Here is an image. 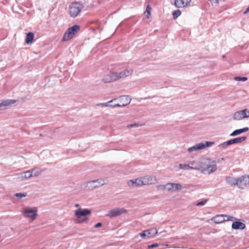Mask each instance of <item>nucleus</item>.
Instances as JSON below:
<instances>
[{
    "mask_svg": "<svg viewBox=\"0 0 249 249\" xmlns=\"http://www.w3.org/2000/svg\"><path fill=\"white\" fill-rule=\"evenodd\" d=\"M198 170L204 175H209L217 170L216 161L211 158H203L198 161Z\"/></svg>",
    "mask_w": 249,
    "mask_h": 249,
    "instance_id": "1",
    "label": "nucleus"
},
{
    "mask_svg": "<svg viewBox=\"0 0 249 249\" xmlns=\"http://www.w3.org/2000/svg\"><path fill=\"white\" fill-rule=\"evenodd\" d=\"M133 72L132 69H127L120 71H113L104 76L102 80L104 83H110L121 78L129 76L132 74Z\"/></svg>",
    "mask_w": 249,
    "mask_h": 249,
    "instance_id": "2",
    "label": "nucleus"
},
{
    "mask_svg": "<svg viewBox=\"0 0 249 249\" xmlns=\"http://www.w3.org/2000/svg\"><path fill=\"white\" fill-rule=\"evenodd\" d=\"M22 215L31 221H34L37 216V209L36 207L26 206L24 207L21 211Z\"/></svg>",
    "mask_w": 249,
    "mask_h": 249,
    "instance_id": "3",
    "label": "nucleus"
},
{
    "mask_svg": "<svg viewBox=\"0 0 249 249\" xmlns=\"http://www.w3.org/2000/svg\"><path fill=\"white\" fill-rule=\"evenodd\" d=\"M214 144L213 142L205 141L200 142L188 148L187 151L190 153H193L199 150L204 149L206 148L212 146Z\"/></svg>",
    "mask_w": 249,
    "mask_h": 249,
    "instance_id": "4",
    "label": "nucleus"
},
{
    "mask_svg": "<svg viewBox=\"0 0 249 249\" xmlns=\"http://www.w3.org/2000/svg\"><path fill=\"white\" fill-rule=\"evenodd\" d=\"M90 213V210L88 209H82L81 208L76 210L74 212V214L76 217L75 223H81L85 222L87 220L86 216Z\"/></svg>",
    "mask_w": 249,
    "mask_h": 249,
    "instance_id": "5",
    "label": "nucleus"
},
{
    "mask_svg": "<svg viewBox=\"0 0 249 249\" xmlns=\"http://www.w3.org/2000/svg\"><path fill=\"white\" fill-rule=\"evenodd\" d=\"M83 8V5L78 2L71 3L69 6V13L71 17L75 18L78 16Z\"/></svg>",
    "mask_w": 249,
    "mask_h": 249,
    "instance_id": "6",
    "label": "nucleus"
},
{
    "mask_svg": "<svg viewBox=\"0 0 249 249\" xmlns=\"http://www.w3.org/2000/svg\"><path fill=\"white\" fill-rule=\"evenodd\" d=\"M105 184V180L99 178L96 180L88 181L84 184V187L89 190H93L96 188L99 187Z\"/></svg>",
    "mask_w": 249,
    "mask_h": 249,
    "instance_id": "7",
    "label": "nucleus"
},
{
    "mask_svg": "<svg viewBox=\"0 0 249 249\" xmlns=\"http://www.w3.org/2000/svg\"><path fill=\"white\" fill-rule=\"evenodd\" d=\"M80 27L78 25H74L69 28L64 35L63 41H66L72 38L74 35L79 30Z\"/></svg>",
    "mask_w": 249,
    "mask_h": 249,
    "instance_id": "8",
    "label": "nucleus"
},
{
    "mask_svg": "<svg viewBox=\"0 0 249 249\" xmlns=\"http://www.w3.org/2000/svg\"><path fill=\"white\" fill-rule=\"evenodd\" d=\"M248 118H249V108H245L236 111L232 117V119L235 121H240Z\"/></svg>",
    "mask_w": 249,
    "mask_h": 249,
    "instance_id": "9",
    "label": "nucleus"
},
{
    "mask_svg": "<svg viewBox=\"0 0 249 249\" xmlns=\"http://www.w3.org/2000/svg\"><path fill=\"white\" fill-rule=\"evenodd\" d=\"M116 99V101H118V102L116 103L115 105H111V107H125L128 105L131 100L130 97L127 95L120 96L118 99Z\"/></svg>",
    "mask_w": 249,
    "mask_h": 249,
    "instance_id": "10",
    "label": "nucleus"
},
{
    "mask_svg": "<svg viewBox=\"0 0 249 249\" xmlns=\"http://www.w3.org/2000/svg\"><path fill=\"white\" fill-rule=\"evenodd\" d=\"M142 186L151 185L156 183L157 179L156 177L151 175H147L140 177Z\"/></svg>",
    "mask_w": 249,
    "mask_h": 249,
    "instance_id": "11",
    "label": "nucleus"
},
{
    "mask_svg": "<svg viewBox=\"0 0 249 249\" xmlns=\"http://www.w3.org/2000/svg\"><path fill=\"white\" fill-rule=\"evenodd\" d=\"M198 162L195 160L189 161L188 163H180L179 164V168L185 170H198Z\"/></svg>",
    "mask_w": 249,
    "mask_h": 249,
    "instance_id": "12",
    "label": "nucleus"
},
{
    "mask_svg": "<svg viewBox=\"0 0 249 249\" xmlns=\"http://www.w3.org/2000/svg\"><path fill=\"white\" fill-rule=\"evenodd\" d=\"M126 213L127 211L123 208H116L109 211L107 216L110 218H113Z\"/></svg>",
    "mask_w": 249,
    "mask_h": 249,
    "instance_id": "13",
    "label": "nucleus"
},
{
    "mask_svg": "<svg viewBox=\"0 0 249 249\" xmlns=\"http://www.w3.org/2000/svg\"><path fill=\"white\" fill-rule=\"evenodd\" d=\"M238 187L244 189L249 186V176L244 175L238 178Z\"/></svg>",
    "mask_w": 249,
    "mask_h": 249,
    "instance_id": "14",
    "label": "nucleus"
},
{
    "mask_svg": "<svg viewBox=\"0 0 249 249\" xmlns=\"http://www.w3.org/2000/svg\"><path fill=\"white\" fill-rule=\"evenodd\" d=\"M182 189V186L180 184L176 183H166V190L168 192H175Z\"/></svg>",
    "mask_w": 249,
    "mask_h": 249,
    "instance_id": "15",
    "label": "nucleus"
},
{
    "mask_svg": "<svg viewBox=\"0 0 249 249\" xmlns=\"http://www.w3.org/2000/svg\"><path fill=\"white\" fill-rule=\"evenodd\" d=\"M16 102V100L11 99L1 101L0 102V108H1V109H7L12 107Z\"/></svg>",
    "mask_w": 249,
    "mask_h": 249,
    "instance_id": "16",
    "label": "nucleus"
},
{
    "mask_svg": "<svg viewBox=\"0 0 249 249\" xmlns=\"http://www.w3.org/2000/svg\"><path fill=\"white\" fill-rule=\"evenodd\" d=\"M126 184L130 187H140L142 186L140 177L127 180Z\"/></svg>",
    "mask_w": 249,
    "mask_h": 249,
    "instance_id": "17",
    "label": "nucleus"
},
{
    "mask_svg": "<svg viewBox=\"0 0 249 249\" xmlns=\"http://www.w3.org/2000/svg\"><path fill=\"white\" fill-rule=\"evenodd\" d=\"M191 0H175V5L179 8H184L190 5Z\"/></svg>",
    "mask_w": 249,
    "mask_h": 249,
    "instance_id": "18",
    "label": "nucleus"
},
{
    "mask_svg": "<svg viewBox=\"0 0 249 249\" xmlns=\"http://www.w3.org/2000/svg\"><path fill=\"white\" fill-rule=\"evenodd\" d=\"M246 225L244 223L236 220L231 225V228L234 230H243L245 228Z\"/></svg>",
    "mask_w": 249,
    "mask_h": 249,
    "instance_id": "19",
    "label": "nucleus"
},
{
    "mask_svg": "<svg viewBox=\"0 0 249 249\" xmlns=\"http://www.w3.org/2000/svg\"><path fill=\"white\" fill-rule=\"evenodd\" d=\"M238 178H235L234 177H228L226 178V182L231 186L237 185L238 186Z\"/></svg>",
    "mask_w": 249,
    "mask_h": 249,
    "instance_id": "20",
    "label": "nucleus"
},
{
    "mask_svg": "<svg viewBox=\"0 0 249 249\" xmlns=\"http://www.w3.org/2000/svg\"><path fill=\"white\" fill-rule=\"evenodd\" d=\"M225 215H217L213 217L212 220L216 224L221 223L225 221Z\"/></svg>",
    "mask_w": 249,
    "mask_h": 249,
    "instance_id": "21",
    "label": "nucleus"
},
{
    "mask_svg": "<svg viewBox=\"0 0 249 249\" xmlns=\"http://www.w3.org/2000/svg\"><path fill=\"white\" fill-rule=\"evenodd\" d=\"M247 139L246 137H238L236 138H234L230 140H229V143L230 145L235 144V143H240L245 141Z\"/></svg>",
    "mask_w": 249,
    "mask_h": 249,
    "instance_id": "22",
    "label": "nucleus"
},
{
    "mask_svg": "<svg viewBox=\"0 0 249 249\" xmlns=\"http://www.w3.org/2000/svg\"><path fill=\"white\" fill-rule=\"evenodd\" d=\"M249 128L246 127H244L243 128L237 129L234 131H233L231 134L230 136L231 137H234L238 135H240L243 133L246 132L249 130Z\"/></svg>",
    "mask_w": 249,
    "mask_h": 249,
    "instance_id": "23",
    "label": "nucleus"
},
{
    "mask_svg": "<svg viewBox=\"0 0 249 249\" xmlns=\"http://www.w3.org/2000/svg\"><path fill=\"white\" fill-rule=\"evenodd\" d=\"M34 170H29L28 171L23 172L21 175V178L22 179H27L33 177L34 175L33 174Z\"/></svg>",
    "mask_w": 249,
    "mask_h": 249,
    "instance_id": "24",
    "label": "nucleus"
},
{
    "mask_svg": "<svg viewBox=\"0 0 249 249\" xmlns=\"http://www.w3.org/2000/svg\"><path fill=\"white\" fill-rule=\"evenodd\" d=\"M34 34L32 33H29L27 34L26 39H25V42L28 44H32L34 39Z\"/></svg>",
    "mask_w": 249,
    "mask_h": 249,
    "instance_id": "25",
    "label": "nucleus"
},
{
    "mask_svg": "<svg viewBox=\"0 0 249 249\" xmlns=\"http://www.w3.org/2000/svg\"><path fill=\"white\" fill-rule=\"evenodd\" d=\"M152 233L150 230H145L142 233H140V236L143 239L147 238Z\"/></svg>",
    "mask_w": 249,
    "mask_h": 249,
    "instance_id": "26",
    "label": "nucleus"
},
{
    "mask_svg": "<svg viewBox=\"0 0 249 249\" xmlns=\"http://www.w3.org/2000/svg\"><path fill=\"white\" fill-rule=\"evenodd\" d=\"M230 145L229 141L224 142L222 143L219 144L218 145V148L219 150H222L225 149L227 146Z\"/></svg>",
    "mask_w": 249,
    "mask_h": 249,
    "instance_id": "27",
    "label": "nucleus"
},
{
    "mask_svg": "<svg viewBox=\"0 0 249 249\" xmlns=\"http://www.w3.org/2000/svg\"><path fill=\"white\" fill-rule=\"evenodd\" d=\"M117 99H114L112 100H111L108 102L105 103H100L97 104L98 106H101V107H111V105H110V103H113L116 102Z\"/></svg>",
    "mask_w": 249,
    "mask_h": 249,
    "instance_id": "28",
    "label": "nucleus"
},
{
    "mask_svg": "<svg viewBox=\"0 0 249 249\" xmlns=\"http://www.w3.org/2000/svg\"><path fill=\"white\" fill-rule=\"evenodd\" d=\"M151 8L149 5H147L146 8L145 13L146 14V18H149L151 16Z\"/></svg>",
    "mask_w": 249,
    "mask_h": 249,
    "instance_id": "29",
    "label": "nucleus"
},
{
    "mask_svg": "<svg viewBox=\"0 0 249 249\" xmlns=\"http://www.w3.org/2000/svg\"><path fill=\"white\" fill-rule=\"evenodd\" d=\"M225 221H231L234 222L236 220H238L237 218H236L234 217L228 215H225Z\"/></svg>",
    "mask_w": 249,
    "mask_h": 249,
    "instance_id": "30",
    "label": "nucleus"
},
{
    "mask_svg": "<svg viewBox=\"0 0 249 249\" xmlns=\"http://www.w3.org/2000/svg\"><path fill=\"white\" fill-rule=\"evenodd\" d=\"M181 15V12L179 10H175L173 13V16L174 18L176 19Z\"/></svg>",
    "mask_w": 249,
    "mask_h": 249,
    "instance_id": "31",
    "label": "nucleus"
},
{
    "mask_svg": "<svg viewBox=\"0 0 249 249\" xmlns=\"http://www.w3.org/2000/svg\"><path fill=\"white\" fill-rule=\"evenodd\" d=\"M234 79L235 81H243V82L247 81L248 79L247 77H239V76L235 77Z\"/></svg>",
    "mask_w": 249,
    "mask_h": 249,
    "instance_id": "32",
    "label": "nucleus"
},
{
    "mask_svg": "<svg viewBox=\"0 0 249 249\" xmlns=\"http://www.w3.org/2000/svg\"><path fill=\"white\" fill-rule=\"evenodd\" d=\"M15 196L18 197L19 199H21L22 197H26L27 196L26 193H16L14 195Z\"/></svg>",
    "mask_w": 249,
    "mask_h": 249,
    "instance_id": "33",
    "label": "nucleus"
},
{
    "mask_svg": "<svg viewBox=\"0 0 249 249\" xmlns=\"http://www.w3.org/2000/svg\"><path fill=\"white\" fill-rule=\"evenodd\" d=\"M157 188L159 190L163 191L166 190V184L165 185H159L157 186Z\"/></svg>",
    "mask_w": 249,
    "mask_h": 249,
    "instance_id": "34",
    "label": "nucleus"
},
{
    "mask_svg": "<svg viewBox=\"0 0 249 249\" xmlns=\"http://www.w3.org/2000/svg\"><path fill=\"white\" fill-rule=\"evenodd\" d=\"M206 202H207V200H204L201 201L197 203L196 204V205L197 206H203V205H204L206 204Z\"/></svg>",
    "mask_w": 249,
    "mask_h": 249,
    "instance_id": "35",
    "label": "nucleus"
},
{
    "mask_svg": "<svg viewBox=\"0 0 249 249\" xmlns=\"http://www.w3.org/2000/svg\"><path fill=\"white\" fill-rule=\"evenodd\" d=\"M140 125L138 124H129L127 125V128H131L133 127H138Z\"/></svg>",
    "mask_w": 249,
    "mask_h": 249,
    "instance_id": "36",
    "label": "nucleus"
},
{
    "mask_svg": "<svg viewBox=\"0 0 249 249\" xmlns=\"http://www.w3.org/2000/svg\"><path fill=\"white\" fill-rule=\"evenodd\" d=\"M149 230L152 233H151V235H155L158 232L157 231L156 229H151Z\"/></svg>",
    "mask_w": 249,
    "mask_h": 249,
    "instance_id": "37",
    "label": "nucleus"
},
{
    "mask_svg": "<svg viewBox=\"0 0 249 249\" xmlns=\"http://www.w3.org/2000/svg\"><path fill=\"white\" fill-rule=\"evenodd\" d=\"M158 246V244H152L151 245H150L148 246V248H156Z\"/></svg>",
    "mask_w": 249,
    "mask_h": 249,
    "instance_id": "38",
    "label": "nucleus"
},
{
    "mask_svg": "<svg viewBox=\"0 0 249 249\" xmlns=\"http://www.w3.org/2000/svg\"><path fill=\"white\" fill-rule=\"evenodd\" d=\"M101 226H102V223H97L95 225V228H99V227H100Z\"/></svg>",
    "mask_w": 249,
    "mask_h": 249,
    "instance_id": "39",
    "label": "nucleus"
},
{
    "mask_svg": "<svg viewBox=\"0 0 249 249\" xmlns=\"http://www.w3.org/2000/svg\"><path fill=\"white\" fill-rule=\"evenodd\" d=\"M248 12H249V6L248 7L247 9L244 12V14H245L247 13Z\"/></svg>",
    "mask_w": 249,
    "mask_h": 249,
    "instance_id": "40",
    "label": "nucleus"
},
{
    "mask_svg": "<svg viewBox=\"0 0 249 249\" xmlns=\"http://www.w3.org/2000/svg\"><path fill=\"white\" fill-rule=\"evenodd\" d=\"M74 206H75V207H77V208H78V207H80V205H79L78 204H75L74 205Z\"/></svg>",
    "mask_w": 249,
    "mask_h": 249,
    "instance_id": "41",
    "label": "nucleus"
},
{
    "mask_svg": "<svg viewBox=\"0 0 249 249\" xmlns=\"http://www.w3.org/2000/svg\"><path fill=\"white\" fill-rule=\"evenodd\" d=\"M116 103L113 104H110V105H115Z\"/></svg>",
    "mask_w": 249,
    "mask_h": 249,
    "instance_id": "42",
    "label": "nucleus"
}]
</instances>
